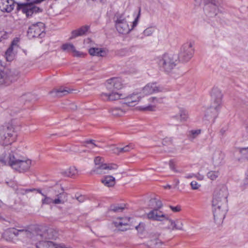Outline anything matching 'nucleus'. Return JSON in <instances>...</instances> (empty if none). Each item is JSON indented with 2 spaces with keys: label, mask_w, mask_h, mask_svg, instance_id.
I'll use <instances>...</instances> for the list:
<instances>
[{
  "label": "nucleus",
  "mask_w": 248,
  "mask_h": 248,
  "mask_svg": "<svg viewBox=\"0 0 248 248\" xmlns=\"http://www.w3.org/2000/svg\"><path fill=\"white\" fill-rule=\"evenodd\" d=\"M0 162L5 165H9L14 170L20 172L29 170L31 161L23 157H19L15 153L12 152L8 155L2 154L0 156Z\"/></svg>",
  "instance_id": "1"
},
{
  "label": "nucleus",
  "mask_w": 248,
  "mask_h": 248,
  "mask_svg": "<svg viewBox=\"0 0 248 248\" xmlns=\"http://www.w3.org/2000/svg\"><path fill=\"white\" fill-rule=\"evenodd\" d=\"M140 16V9L139 11L135 20L132 22L131 28L128 24L127 18L129 16H126L124 14H117L114 17L115 27L117 31L122 34H127L130 32L138 24Z\"/></svg>",
  "instance_id": "2"
},
{
  "label": "nucleus",
  "mask_w": 248,
  "mask_h": 248,
  "mask_svg": "<svg viewBox=\"0 0 248 248\" xmlns=\"http://www.w3.org/2000/svg\"><path fill=\"white\" fill-rule=\"evenodd\" d=\"M100 97L102 100L105 101H113L118 99H124L125 101L124 104L128 106H134L140 100L141 95L140 93H134L128 95H125L118 92H112L111 93H102L100 94Z\"/></svg>",
  "instance_id": "3"
},
{
  "label": "nucleus",
  "mask_w": 248,
  "mask_h": 248,
  "mask_svg": "<svg viewBox=\"0 0 248 248\" xmlns=\"http://www.w3.org/2000/svg\"><path fill=\"white\" fill-rule=\"evenodd\" d=\"M222 94L221 91L217 88H214L211 92V97L212 103L209 108L207 109L206 113L205 115L208 117L207 115L211 113V118H215L217 115L218 111L222 104Z\"/></svg>",
  "instance_id": "4"
},
{
  "label": "nucleus",
  "mask_w": 248,
  "mask_h": 248,
  "mask_svg": "<svg viewBox=\"0 0 248 248\" xmlns=\"http://www.w3.org/2000/svg\"><path fill=\"white\" fill-rule=\"evenodd\" d=\"M45 0H32L31 2L29 3H17L16 11H21L23 13L25 14L27 17L31 16L33 14H36L42 12V9L35 5V4H39Z\"/></svg>",
  "instance_id": "5"
},
{
  "label": "nucleus",
  "mask_w": 248,
  "mask_h": 248,
  "mask_svg": "<svg viewBox=\"0 0 248 248\" xmlns=\"http://www.w3.org/2000/svg\"><path fill=\"white\" fill-rule=\"evenodd\" d=\"M217 203L214 202V199L212 200L213 212L214 219L216 222L220 223L225 218L228 211L227 202L224 204L222 200L218 199Z\"/></svg>",
  "instance_id": "6"
},
{
  "label": "nucleus",
  "mask_w": 248,
  "mask_h": 248,
  "mask_svg": "<svg viewBox=\"0 0 248 248\" xmlns=\"http://www.w3.org/2000/svg\"><path fill=\"white\" fill-rule=\"evenodd\" d=\"M158 60L159 66L166 73L170 72L176 66V60L170 54H165Z\"/></svg>",
  "instance_id": "7"
},
{
  "label": "nucleus",
  "mask_w": 248,
  "mask_h": 248,
  "mask_svg": "<svg viewBox=\"0 0 248 248\" xmlns=\"http://www.w3.org/2000/svg\"><path fill=\"white\" fill-rule=\"evenodd\" d=\"M18 76V73L15 70L6 68L0 70V84L7 86L16 80Z\"/></svg>",
  "instance_id": "8"
},
{
  "label": "nucleus",
  "mask_w": 248,
  "mask_h": 248,
  "mask_svg": "<svg viewBox=\"0 0 248 248\" xmlns=\"http://www.w3.org/2000/svg\"><path fill=\"white\" fill-rule=\"evenodd\" d=\"M45 25L41 22L32 24L28 28L27 36L29 39L42 38L45 35Z\"/></svg>",
  "instance_id": "9"
},
{
  "label": "nucleus",
  "mask_w": 248,
  "mask_h": 248,
  "mask_svg": "<svg viewBox=\"0 0 248 248\" xmlns=\"http://www.w3.org/2000/svg\"><path fill=\"white\" fill-rule=\"evenodd\" d=\"M194 52L193 45L191 42H186L181 47L178 58L180 61L186 62H188L193 57Z\"/></svg>",
  "instance_id": "10"
},
{
  "label": "nucleus",
  "mask_w": 248,
  "mask_h": 248,
  "mask_svg": "<svg viewBox=\"0 0 248 248\" xmlns=\"http://www.w3.org/2000/svg\"><path fill=\"white\" fill-rule=\"evenodd\" d=\"M42 196L44 197L41 201L42 205L61 204H63L67 200V194L63 191L56 194L55 199H53L45 194H42Z\"/></svg>",
  "instance_id": "11"
},
{
  "label": "nucleus",
  "mask_w": 248,
  "mask_h": 248,
  "mask_svg": "<svg viewBox=\"0 0 248 248\" xmlns=\"http://www.w3.org/2000/svg\"><path fill=\"white\" fill-rule=\"evenodd\" d=\"M228 192L227 187L224 185L219 186L216 188L213 199H214V202L217 203L218 199L222 200V202L225 204L228 202L227 198Z\"/></svg>",
  "instance_id": "12"
},
{
  "label": "nucleus",
  "mask_w": 248,
  "mask_h": 248,
  "mask_svg": "<svg viewBox=\"0 0 248 248\" xmlns=\"http://www.w3.org/2000/svg\"><path fill=\"white\" fill-rule=\"evenodd\" d=\"M205 4V10L211 17L216 16L219 12L218 0H202Z\"/></svg>",
  "instance_id": "13"
},
{
  "label": "nucleus",
  "mask_w": 248,
  "mask_h": 248,
  "mask_svg": "<svg viewBox=\"0 0 248 248\" xmlns=\"http://www.w3.org/2000/svg\"><path fill=\"white\" fill-rule=\"evenodd\" d=\"M212 161L215 167H219L224 163V154L219 149L212 148L211 149Z\"/></svg>",
  "instance_id": "14"
},
{
  "label": "nucleus",
  "mask_w": 248,
  "mask_h": 248,
  "mask_svg": "<svg viewBox=\"0 0 248 248\" xmlns=\"http://www.w3.org/2000/svg\"><path fill=\"white\" fill-rule=\"evenodd\" d=\"M107 88L108 90L112 92H115V90H120L123 87V84L122 79L119 78H112L107 81Z\"/></svg>",
  "instance_id": "15"
},
{
  "label": "nucleus",
  "mask_w": 248,
  "mask_h": 248,
  "mask_svg": "<svg viewBox=\"0 0 248 248\" xmlns=\"http://www.w3.org/2000/svg\"><path fill=\"white\" fill-rule=\"evenodd\" d=\"M161 91V88L157 86L156 83H149L146 85L141 90L140 94L141 96L148 95Z\"/></svg>",
  "instance_id": "16"
},
{
  "label": "nucleus",
  "mask_w": 248,
  "mask_h": 248,
  "mask_svg": "<svg viewBox=\"0 0 248 248\" xmlns=\"http://www.w3.org/2000/svg\"><path fill=\"white\" fill-rule=\"evenodd\" d=\"M14 0H1L0 2V9L3 12L10 13L12 12L15 7V3H17Z\"/></svg>",
  "instance_id": "17"
},
{
  "label": "nucleus",
  "mask_w": 248,
  "mask_h": 248,
  "mask_svg": "<svg viewBox=\"0 0 248 248\" xmlns=\"http://www.w3.org/2000/svg\"><path fill=\"white\" fill-rule=\"evenodd\" d=\"M147 217L149 219L157 221H162L167 219V216L157 209H153L151 211L147 214Z\"/></svg>",
  "instance_id": "18"
},
{
  "label": "nucleus",
  "mask_w": 248,
  "mask_h": 248,
  "mask_svg": "<svg viewBox=\"0 0 248 248\" xmlns=\"http://www.w3.org/2000/svg\"><path fill=\"white\" fill-rule=\"evenodd\" d=\"M159 234L158 233H151L150 240L148 241V245L151 248H159L162 245V241L159 239Z\"/></svg>",
  "instance_id": "19"
},
{
  "label": "nucleus",
  "mask_w": 248,
  "mask_h": 248,
  "mask_svg": "<svg viewBox=\"0 0 248 248\" xmlns=\"http://www.w3.org/2000/svg\"><path fill=\"white\" fill-rule=\"evenodd\" d=\"M16 236L21 238H29L33 239L34 237V233L27 228L21 229H16Z\"/></svg>",
  "instance_id": "20"
},
{
  "label": "nucleus",
  "mask_w": 248,
  "mask_h": 248,
  "mask_svg": "<svg viewBox=\"0 0 248 248\" xmlns=\"http://www.w3.org/2000/svg\"><path fill=\"white\" fill-rule=\"evenodd\" d=\"M71 90L67 88L61 87L58 89H54L49 92V94L54 97H61L68 94Z\"/></svg>",
  "instance_id": "21"
},
{
  "label": "nucleus",
  "mask_w": 248,
  "mask_h": 248,
  "mask_svg": "<svg viewBox=\"0 0 248 248\" xmlns=\"http://www.w3.org/2000/svg\"><path fill=\"white\" fill-rule=\"evenodd\" d=\"M90 29V26L85 25L82 26L81 28L73 31L71 32V36L69 38L70 40L73 39L77 37L85 35Z\"/></svg>",
  "instance_id": "22"
},
{
  "label": "nucleus",
  "mask_w": 248,
  "mask_h": 248,
  "mask_svg": "<svg viewBox=\"0 0 248 248\" xmlns=\"http://www.w3.org/2000/svg\"><path fill=\"white\" fill-rule=\"evenodd\" d=\"M173 118L181 123L185 122L188 118V113L186 109L183 108H179L178 113L173 116Z\"/></svg>",
  "instance_id": "23"
},
{
  "label": "nucleus",
  "mask_w": 248,
  "mask_h": 248,
  "mask_svg": "<svg viewBox=\"0 0 248 248\" xmlns=\"http://www.w3.org/2000/svg\"><path fill=\"white\" fill-rule=\"evenodd\" d=\"M16 46V44L13 42L11 45L5 52V56L7 61L11 62L15 59V53L14 49Z\"/></svg>",
  "instance_id": "24"
},
{
  "label": "nucleus",
  "mask_w": 248,
  "mask_h": 248,
  "mask_svg": "<svg viewBox=\"0 0 248 248\" xmlns=\"http://www.w3.org/2000/svg\"><path fill=\"white\" fill-rule=\"evenodd\" d=\"M129 219L127 217L117 218L113 222L115 227L119 228L121 231H124L125 229L121 228L123 226H126L128 225Z\"/></svg>",
  "instance_id": "25"
},
{
  "label": "nucleus",
  "mask_w": 248,
  "mask_h": 248,
  "mask_svg": "<svg viewBox=\"0 0 248 248\" xmlns=\"http://www.w3.org/2000/svg\"><path fill=\"white\" fill-rule=\"evenodd\" d=\"M16 229L14 228L6 230L3 233V238L7 241L11 240L14 236H16Z\"/></svg>",
  "instance_id": "26"
},
{
  "label": "nucleus",
  "mask_w": 248,
  "mask_h": 248,
  "mask_svg": "<svg viewBox=\"0 0 248 248\" xmlns=\"http://www.w3.org/2000/svg\"><path fill=\"white\" fill-rule=\"evenodd\" d=\"M89 53L92 56L104 57L106 52L104 48L98 47H91L89 49Z\"/></svg>",
  "instance_id": "27"
},
{
  "label": "nucleus",
  "mask_w": 248,
  "mask_h": 248,
  "mask_svg": "<svg viewBox=\"0 0 248 248\" xmlns=\"http://www.w3.org/2000/svg\"><path fill=\"white\" fill-rule=\"evenodd\" d=\"M43 237L48 239H55L58 237V232L52 228H48L43 234Z\"/></svg>",
  "instance_id": "28"
},
{
  "label": "nucleus",
  "mask_w": 248,
  "mask_h": 248,
  "mask_svg": "<svg viewBox=\"0 0 248 248\" xmlns=\"http://www.w3.org/2000/svg\"><path fill=\"white\" fill-rule=\"evenodd\" d=\"M37 248H55V244L50 241H40L36 244Z\"/></svg>",
  "instance_id": "29"
},
{
  "label": "nucleus",
  "mask_w": 248,
  "mask_h": 248,
  "mask_svg": "<svg viewBox=\"0 0 248 248\" xmlns=\"http://www.w3.org/2000/svg\"><path fill=\"white\" fill-rule=\"evenodd\" d=\"M101 182L106 186L109 187L115 185V180L113 176L108 175L101 180Z\"/></svg>",
  "instance_id": "30"
},
{
  "label": "nucleus",
  "mask_w": 248,
  "mask_h": 248,
  "mask_svg": "<svg viewBox=\"0 0 248 248\" xmlns=\"http://www.w3.org/2000/svg\"><path fill=\"white\" fill-rule=\"evenodd\" d=\"M62 175L67 177H72L78 173V170L75 167H70L66 170L62 171Z\"/></svg>",
  "instance_id": "31"
},
{
  "label": "nucleus",
  "mask_w": 248,
  "mask_h": 248,
  "mask_svg": "<svg viewBox=\"0 0 248 248\" xmlns=\"http://www.w3.org/2000/svg\"><path fill=\"white\" fill-rule=\"evenodd\" d=\"M109 112L114 116H122L124 113L125 111L123 109L119 108H111Z\"/></svg>",
  "instance_id": "32"
},
{
  "label": "nucleus",
  "mask_w": 248,
  "mask_h": 248,
  "mask_svg": "<svg viewBox=\"0 0 248 248\" xmlns=\"http://www.w3.org/2000/svg\"><path fill=\"white\" fill-rule=\"evenodd\" d=\"M150 205L152 206V207L154 208V209L158 210L162 207V204L160 201L154 198L150 200Z\"/></svg>",
  "instance_id": "33"
},
{
  "label": "nucleus",
  "mask_w": 248,
  "mask_h": 248,
  "mask_svg": "<svg viewBox=\"0 0 248 248\" xmlns=\"http://www.w3.org/2000/svg\"><path fill=\"white\" fill-rule=\"evenodd\" d=\"M107 164H101L100 165L96 166L94 171L97 174H102L106 173Z\"/></svg>",
  "instance_id": "34"
},
{
  "label": "nucleus",
  "mask_w": 248,
  "mask_h": 248,
  "mask_svg": "<svg viewBox=\"0 0 248 248\" xmlns=\"http://www.w3.org/2000/svg\"><path fill=\"white\" fill-rule=\"evenodd\" d=\"M62 49L64 51L73 53L75 47L72 44L66 43L62 45Z\"/></svg>",
  "instance_id": "35"
},
{
  "label": "nucleus",
  "mask_w": 248,
  "mask_h": 248,
  "mask_svg": "<svg viewBox=\"0 0 248 248\" xmlns=\"http://www.w3.org/2000/svg\"><path fill=\"white\" fill-rule=\"evenodd\" d=\"M83 143L84 146L91 149H93L94 147H98V145L95 144V140H87L84 141Z\"/></svg>",
  "instance_id": "36"
},
{
  "label": "nucleus",
  "mask_w": 248,
  "mask_h": 248,
  "mask_svg": "<svg viewBox=\"0 0 248 248\" xmlns=\"http://www.w3.org/2000/svg\"><path fill=\"white\" fill-rule=\"evenodd\" d=\"M219 172L218 171H210L207 174V177L211 180H216L219 176Z\"/></svg>",
  "instance_id": "37"
},
{
  "label": "nucleus",
  "mask_w": 248,
  "mask_h": 248,
  "mask_svg": "<svg viewBox=\"0 0 248 248\" xmlns=\"http://www.w3.org/2000/svg\"><path fill=\"white\" fill-rule=\"evenodd\" d=\"M201 133V130L200 129H196V130H192L189 132V138L190 139H194L198 136H199Z\"/></svg>",
  "instance_id": "38"
},
{
  "label": "nucleus",
  "mask_w": 248,
  "mask_h": 248,
  "mask_svg": "<svg viewBox=\"0 0 248 248\" xmlns=\"http://www.w3.org/2000/svg\"><path fill=\"white\" fill-rule=\"evenodd\" d=\"M173 139L172 137H166L163 139L162 143L163 146H170L173 144Z\"/></svg>",
  "instance_id": "39"
},
{
  "label": "nucleus",
  "mask_w": 248,
  "mask_h": 248,
  "mask_svg": "<svg viewBox=\"0 0 248 248\" xmlns=\"http://www.w3.org/2000/svg\"><path fill=\"white\" fill-rule=\"evenodd\" d=\"M124 207L118 204L112 205L110 207V210L114 212H121Z\"/></svg>",
  "instance_id": "40"
},
{
  "label": "nucleus",
  "mask_w": 248,
  "mask_h": 248,
  "mask_svg": "<svg viewBox=\"0 0 248 248\" xmlns=\"http://www.w3.org/2000/svg\"><path fill=\"white\" fill-rule=\"evenodd\" d=\"M134 148V145L132 143H130L123 148H121V153L129 152Z\"/></svg>",
  "instance_id": "41"
},
{
  "label": "nucleus",
  "mask_w": 248,
  "mask_h": 248,
  "mask_svg": "<svg viewBox=\"0 0 248 248\" xmlns=\"http://www.w3.org/2000/svg\"><path fill=\"white\" fill-rule=\"evenodd\" d=\"M154 31L155 29L153 27H149L143 31L142 34L144 36H151Z\"/></svg>",
  "instance_id": "42"
},
{
  "label": "nucleus",
  "mask_w": 248,
  "mask_h": 248,
  "mask_svg": "<svg viewBox=\"0 0 248 248\" xmlns=\"http://www.w3.org/2000/svg\"><path fill=\"white\" fill-rule=\"evenodd\" d=\"M7 136H6V134L4 132L0 133V142L7 140L8 137H12L13 136V134L10 132H7Z\"/></svg>",
  "instance_id": "43"
},
{
  "label": "nucleus",
  "mask_w": 248,
  "mask_h": 248,
  "mask_svg": "<svg viewBox=\"0 0 248 248\" xmlns=\"http://www.w3.org/2000/svg\"><path fill=\"white\" fill-rule=\"evenodd\" d=\"M173 225V230H182L183 225L181 221L177 220L176 222H174V224Z\"/></svg>",
  "instance_id": "44"
},
{
  "label": "nucleus",
  "mask_w": 248,
  "mask_h": 248,
  "mask_svg": "<svg viewBox=\"0 0 248 248\" xmlns=\"http://www.w3.org/2000/svg\"><path fill=\"white\" fill-rule=\"evenodd\" d=\"M73 56L76 57H83L84 56V54L83 52L78 51L76 49H74V51L72 53Z\"/></svg>",
  "instance_id": "45"
},
{
  "label": "nucleus",
  "mask_w": 248,
  "mask_h": 248,
  "mask_svg": "<svg viewBox=\"0 0 248 248\" xmlns=\"http://www.w3.org/2000/svg\"><path fill=\"white\" fill-rule=\"evenodd\" d=\"M118 168V166L115 164H107L106 170H116Z\"/></svg>",
  "instance_id": "46"
},
{
  "label": "nucleus",
  "mask_w": 248,
  "mask_h": 248,
  "mask_svg": "<svg viewBox=\"0 0 248 248\" xmlns=\"http://www.w3.org/2000/svg\"><path fill=\"white\" fill-rule=\"evenodd\" d=\"M240 152L246 158H248V147L247 148H243L240 149Z\"/></svg>",
  "instance_id": "47"
},
{
  "label": "nucleus",
  "mask_w": 248,
  "mask_h": 248,
  "mask_svg": "<svg viewBox=\"0 0 248 248\" xmlns=\"http://www.w3.org/2000/svg\"><path fill=\"white\" fill-rule=\"evenodd\" d=\"M190 185L192 189L195 190L198 189L201 185L199 184L196 181H192L190 183Z\"/></svg>",
  "instance_id": "48"
},
{
  "label": "nucleus",
  "mask_w": 248,
  "mask_h": 248,
  "mask_svg": "<svg viewBox=\"0 0 248 248\" xmlns=\"http://www.w3.org/2000/svg\"><path fill=\"white\" fill-rule=\"evenodd\" d=\"M111 150L114 153L116 154H119L121 153V148L115 147L114 146H111Z\"/></svg>",
  "instance_id": "49"
},
{
  "label": "nucleus",
  "mask_w": 248,
  "mask_h": 248,
  "mask_svg": "<svg viewBox=\"0 0 248 248\" xmlns=\"http://www.w3.org/2000/svg\"><path fill=\"white\" fill-rule=\"evenodd\" d=\"M101 160H102V158L100 156H97L95 158L94 162V163H95L96 166H97L101 164Z\"/></svg>",
  "instance_id": "50"
},
{
  "label": "nucleus",
  "mask_w": 248,
  "mask_h": 248,
  "mask_svg": "<svg viewBox=\"0 0 248 248\" xmlns=\"http://www.w3.org/2000/svg\"><path fill=\"white\" fill-rule=\"evenodd\" d=\"M154 109V107L153 106L149 105L146 107H141V109L143 110H148V111H152Z\"/></svg>",
  "instance_id": "51"
},
{
  "label": "nucleus",
  "mask_w": 248,
  "mask_h": 248,
  "mask_svg": "<svg viewBox=\"0 0 248 248\" xmlns=\"http://www.w3.org/2000/svg\"><path fill=\"white\" fill-rule=\"evenodd\" d=\"M169 166L170 169L173 170L174 172H178V170H176L174 167V162L172 160H170L169 162Z\"/></svg>",
  "instance_id": "52"
},
{
  "label": "nucleus",
  "mask_w": 248,
  "mask_h": 248,
  "mask_svg": "<svg viewBox=\"0 0 248 248\" xmlns=\"http://www.w3.org/2000/svg\"><path fill=\"white\" fill-rule=\"evenodd\" d=\"M25 193H28V192H31V191H37L39 193L41 194L42 195V194H44V193H42L41 190L39 189H25L24 190Z\"/></svg>",
  "instance_id": "53"
},
{
  "label": "nucleus",
  "mask_w": 248,
  "mask_h": 248,
  "mask_svg": "<svg viewBox=\"0 0 248 248\" xmlns=\"http://www.w3.org/2000/svg\"><path fill=\"white\" fill-rule=\"evenodd\" d=\"M170 209L172 210V211L174 212H177L180 211L181 208L179 206H177L175 207L170 206Z\"/></svg>",
  "instance_id": "54"
},
{
  "label": "nucleus",
  "mask_w": 248,
  "mask_h": 248,
  "mask_svg": "<svg viewBox=\"0 0 248 248\" xmlns=\"http://www.w3.org/2000/svg\"><path fill=\"white\" fill-rule=\"evenodd\" d=\"M195 177L199 180H202L204 178V176L199 173H198L197 174H195Z\"/></svg>",
  "instance_id": "55"
},
{
  "label": "nucleus",
  "mask_w": 248,
  "mask_h": 248,
  "mask_svg": "<svg viewBox=\"0 0 248 248\" xmlns=\"http://www.w3.org/2000/svg\"><path fill=\"white\" fill-rule=\"evenodd\" d=\"M166 219L169 221V222L170 223V224L169 225V226H168L169 228L170 229L173 230V224H174V221H173L171 219H169L168 218Z\"/></svg>",
  "instance_id": "56"
},
{
  "label": "nucleus",
  "mask_w": 248,
  "mask_h": 248,
  "mask_svg": "<svg viewBox=\"0 0 248 248\" xmlns=\"http://www.w3.org/2000/svg\"><path fill=\"white\" fill-rule=\"evenodd\" d=\"M154 103H162V99L157 98L156 97H152L150 98Z\"/></svg>",
  "instance_id": "57"
},
{
  "label": "nucleus",
  "mask_w": 248,
  "mask_h": 248,
  "mask_svg": "<svg viewBox=\"0 0 248 248\" xmlns=\"http://www.w3.org/2000/svg\"><path fill=\"white\" fill-rule=\"evenodd\" d=\"M77 200L79 202H82L85 200V198L83 196L80 195L76 198Z\"/></svg>",
  "instance_id": "58"
},
{
  "label": "nucleus",
  "mask_w": 248,
  "mask_h": 248,
  "mask_svg": "<svg viewBox=\"0 0 248 248\" xmlns=\"http://www.w3.org/2000/svg\"><path fill=\"white\" fill-rule=\"evenodd\" d=\"M106 0H92L90 3H105Z\"/></svg>",
  "instance_id": "59"
},
{
  "label": "nucleus",
  "mask_w": 248,
  "mask_h": 248,
  "mask_svg": "<svg viewBox=\"0 0 248 248\" xmlns=\"http://www.w3.org/2000/svg\"><path fill=\"white\" fill-rule=\"evenodd\" d=\"M194 177H195V174L194 173L188 174L185 176V178L187 179L191 178Z\"/></svg>",
  "instance_id": "60"
},
{
  "label": "nucleus",
  "mask_w": 248,
  "mask_h": 248,
  "mask_svg": "<svg viewBox=\"0 0 248 248\" xmlns=\"http://www.w3.org/2000/svg\"><path fill=\"white\" fill-rule=\"evenodd\" d=\"M4 34H5V32L0 31V41L1 40V38H2V35Z\"/></svg>",
  "instance_id": "61"
},
{
  "label": "nucleus",
  "mask_w": 248,
  "mask_h": 248,
  "mask_svg": "<svg viewBox=\"0 0 248 248\" xmlns=\"http://www.w3.org/2000/svg\"><path fill=\"white\" fill-rule=\"evenodd\" d=\"M165 188H170L171 186L169 185H167V186H164Z\"/></svg>",
  "instance_id": "62"
},
{
  "label": "nucleus",
  "mask_w": 248,
  "mask_h": 248,
  "mask_svg": "<svg viewBox=\"0 0 248 248\" xmlns=\"http://www.w3.org/2000/svg\"><path fill=\"white\" fill-rule=\"evenodd\" d=\"M2 205H3V202H2L0 200V208L2 206Z\"/></svg>",
  "instance_id": "63"
},
{
  "label": "nucleus",
  "mask_w": 248,
  "mask_h": 248,
  "mask_svg": "<svg viewBox=\"0 0 248 248\" xmlns=\"http://www.w3.org/2000/svg\"><path fill=\"white\" fill-rule=\"evenodd\" d=\"M179 181L178 180H176V186L178 185Z\"/></svg>",
  "instance_id": "64"
}]
</instances>
